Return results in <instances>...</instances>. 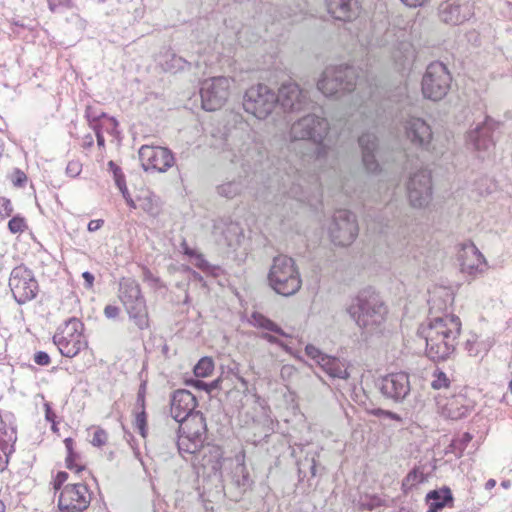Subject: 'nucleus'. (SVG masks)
<instances>
[{"mask_svg":"<svg viewBox=\"0 0 512 512\" xmlns=\"http://www.w3.org/2000/svg\"><path fill=\"white\" fill-rule=\"evenodd\" d=\"M83 323L72 317L59 327L53 336V342L64 357L73 358L87 347V341L82 333Z\"/></svg>","mask_w":512,"mask_h":512,"instance_id":"9","label":"nucleus"},{"mask_svg":"<svg viewBox=\"0 0 512 512\" xmlns=\"http://www.w3.org/2000/svg\"><path fill=\"white\" fill-rule=\"evenodd\" d=\"M91 492L84 483L65 485L58 498L59 512H85L91 502Z\"/></svg>","mask_w":512,"mask_h":512,"instance_id":"15","label":"nucleus"},{"mask_svg":"<svg viewBox=\"0 0 512 512\" xmlns=\"http://www.w3.org/2000/svg\"><path fill=\"white\" fill-rule=\"evenodd\" d=\"M320 367L331 378L347 379L349 377L346 363L339 358L327 355L321 359Z\"/></svg>","mask_w":512,"mask_h":512,"instance_id":"35","label":"nucleus"},{"mask_svg":"<svg viewBox=\"0 0 512 512\" xmlns=\"http://www.w3.org/2000/svg\"><path fill=\"white\" fill-rule=\"evenodd\" d=\"M433 188L431 175L427 170H418L407 182L409 203L414 208H425L432 200Z\"/></svg>","mask_w":512,"mask_h":512,"instance_id":"16","label":"nucleus"},{"mask_svg":"<svg viewBox=\"0 0 512 512\" xmlns=\"http://www.w3.org/2000/svg\"><path fill=\"white\" fill-rule=\"evenodd\" d=\"M77 458H78V454L77 453L67 454V457H66V467L69 470H75L76 473H80L81 471L85 470V467L82 466V465L76 464L75 461H76Z\"/></svg>","mask_w":512,"mask_h":512,"instance_id":"54","label":"nucleus"},{"mask_svg":"<svg viewBox=\"0 0 512 512\" xmlns=\"http://www.w3.org/2000/svg\"><path fill=\"white\" fill-rule=\"evenodd\" d=\"M45 418L52 423V429H55L56 414L48 403L45 404Z\"/></svg>","mask_w":512,"mask_h":512,"instance_id":"63","label":"nucleus"},{"mask_svg":"<svg viewBox=\"0 0 512 512\" xmlns=\"http://www.w3.org/2000/svg\"><path fill=\"white\" fill-rule=\"evenodd\" d=\"M328 13L338 21L351 22L360 14L358 0H325Z\"/></svg>","mask_w":512,"mask_h":512,"instance_id":"27","label":"nucleus"},{"mask_svg":"<svg viewBox=\"0 0 512 512\" xmlns=\"http://www.w3.org/2000/svg\"><path fill=\"white\" fill-rule=\"evenodd\" d=\"M85 117L88 120L90 127L92 128V125L99 124V121L102 118H107V115L97 107L87 106L85 110Z\"/></svg>","mask_w":512,"mask_h":512,"instance_id":"42","label":"nucleus"},{"mask_svg":"<svg viewBox=\"0 0 512 512\" xmlns=\"http://www.w3.org/2000/svg\"><path fill=\"white\" fill-rule=\"evenodd\" d=\"M461 271L469 276H477L487 269V262L483 254L473 242L462 245L459 253Z\"/></svg>","mask_w":512,"mask_h":512,"instance_id":"24","label":"nucleus"},{"mask_svg":"<svg viewBox=\"0 0 512 512\" xmlns=\"http://www.w3.org/2000/svg\"><path fill=\"white\" fill-rule=\"evenodd\" d=\"M392 57L399 69H410L415 61L416 51L410 42L402 41L394 49Z\"/></svg>","mask_w":512,"mask_h":512,"instance_id":"32","label":"nucleus"},{"mask_svg":"<svg viewBox=\"0 0 512 512\" xmlns=\"http://www.w3.org/2000/svg\"><path fill=\"white\" fill-rule=\"evenodd\" d=\"M329 131V123L326 118L315 114H308L295 121L290 128L289 138L291 142L311 140L317 144L314 162H321L328 155V148L322 144Z\"/></svg>","mask_w":512,"mask_h":512,"instance_id":"4","label":"nucleus"},{"mask_svg":"<svg viewBox=\"0 0 512 512\" xmlns=\"http://www.w3.org/2000/svg\"><path fill=\"white\" fill-rule=\"evenodd\" d=\"M358 142L362 151V162L366 170L370 173H377L379 171V163L375 158V151L378 147L377 137L373 133H363Z\"/></svg>","mask_w":512,"mask_h":512,"instance_id":"29","label":"nucleus"},{"mask_svg":"<svg viewBox=\"0 0 512 512\" xmlns=\"http://www.w3.org/2000/svg\"><path fill=\"white\" fill-rule=\"evenodd\" d=\"M13 213V205L7 198L0 199V215L2 217H9Z\"/></svg>","mask_w":512,"mask_h":512,"instance_id":"55","label":"nucleus"},{"mask_svg":"<svg viewBox=\"0 0 512 512\" xmlns=\"http://www.w3.org/2000/svg\"><path fill=\"white\" fill-rule=\"evenodd\" d=\"M277 95L265 84H258L246 90L243 107L257 119H266L277 105Z\"/></svg>","mask_w":512,"mask_h":512,"instance_id":"10","label":"nucleus"},{"mask_svg":"<svg viewBox=\"0 0 512 512\" xmlns=\"http://www.w3.org/2000/svg\"><path fill=\"white\" fill-rule=\"evenodd\" d=\"M139 159L146 172L165 173L175 164L173 152L162 146H141Z\"/></svg>","mask_w":512,"mask_h":512,"instance_id":"17","label":"nucleus"},{"mask_svg":"<svg viewBox=\"0 0 512 512\" xmlns=\"http://www.w3.org/2000/svg\"><path fill=\"white\" fill-rule=\"evenodd\" d=\"M452 76L447 66L435 61L430 63L423 75L421 88L423 96L432 101L443 99L449 92Z\"/></svg>","mask_w":512,"mask_h":512,"instance_id":"8","label":"nucleus"},{"mask_svg":"<svg viewBox=\"0 0 512 512\" xmlns=\"http://www.w3.org/2000/svg\"><path fill=\"white\" fill-rule=\"evenodd\" d=\"M357 77L356 69L352 66H328L322 72L317 88L326 97L338 99L354 91Z\"/></svg>","mask_w":512,"mask_h":512,"instance_id":"5","label":"nucleus"},{"mask_svg":"<svg viewBox=\"0 0 512 512\" xmlns=\"http://www.w3.org/2000/svg\"><path fill=\"white\" fill-rule=\"evenodd\" d=\"M9 287L18 304H25L33 300L39 291V285L33 272L24 265L13 268L10 273Z\"/></svg>","mask_w":512,"mask_h":512,"instance_id":"12","label":"nucleus"},{"mask_svg":"<svg viewBox=\"0 0 512 512\" xmlns=\"http://www.w3.org/2000/svg\"><path fill=\"white\" fill-rule=\"evenodd\" d=\"M107 440V432L102 428H97L93 433L91 444L95 447H102L107 443Z\"/></svg>","mask_w":512,"mask_h":512,"instance_id":"50","label":"nucleus"},{"mask_svg":"<svg viewBox=\"0 0 512 512\" xmlns=\"http://www.w3.org/2000/svg\"><path fill=\"white\" fill-rule=\"evenodd\" d=\"M118 298L135 325L144 330L149 327L148 310L140 284L131 277L119 280Z\"/></svg>","mask_w":512,"mask_h":512,"instance_id":"7","label":"nucleus"},{"mask_svg":"<svg viewBox=\"0 0 512 512\" xmlns=\"http://www.w3.org/2000/svg\"><path fill=\"white\" fill-rule=\"evenodd\" d=\"M230 83V79L223 76L204 80L200 88L202 108L206 111L220 109L229 97Z\"/></svg>","mask_w":512,"mask_h":512,"instance_id":"13","label":"nucleus"},{"mask_svg":"<svg viewBox=\"0 0 512 512\" xmlns=\"http://www.w3.org/2000/svg\"><path fill=\"white\" fill-rule=\"evenodd\" d=\"M429 304V323L421 330L426 341V355L435 362L444 361L455 351L461 321L453 314L434 315L437 310L443 309L442 306H438L437 299L432 298Z\"/></svg>","mask_w":512,"mask_h":512,"instance_id":"1","label":"nucleus"},{"mask_svg":"<svg viewBox=\"0 0 512 512\" xmlns=\"http://www.w3.org/2000/svg\"><path fill=\"white\" fill-rule=\"evenodd\" d=\"M277 95V103L284 112L298 113L310 109L312 101L309 92L295 82L283 83Z\"/></svg>","mask_w":512,"mask_h":512,"instance_id":"14","label":"nucleus"},{"mask_svg":"<svg viewBox=\"0 0 512 512\" xmlns=\"http://www.w3.org/2000/svg\"><path fill=\"white\" fill-rule=\"evenodd\" d=\"M159 65L165 72L177 73L190 69L191 63L185 58L168 50L159 56Z\"/></svg>","mask_w":512,"mask_h":512,"instance_id":"33","label":"nucleus"},{"mask_svg":"<svg viewBox=\"0 0 512 512\" xmlns=\"http://www.w3.org/2000/svg\"><path fill=\"white\" fill-rule=\"evenodd\" d=\"M465 349L470 356H478L481 352H487L488 346L483 341H478V337L473 335L465 342Z\"/></svg>","mask_w":512,"mask_h":512,"instance_id":"41","label":"nucleus"},{"mask_svg":"<svg viewBox=\"0 0 512 512\" xmlns=\"http://www.w3.org/2000/svg\"><path fill=\"white\" fill-rule=\"evenodd\" d=\"M116 11L122 15H129L128 22L137 21L144 15L142 0H118Z\"/></svg>","mask_w":512,"mask_h":512,"instance_id":"36","label":"nucleus"},{"mask_svg":"<svg viewBox=\"0 0 512 512\" xmlns=\"http://www.w3.org/2000/svg\"><path fill=\"white\" fill-rule=\"evenodd\" d=\"M82 277L84 279L85 288L91 289L94 285V280H95L94 275L89 271H85L82 273Z\"/></svg>","mask_w":512,"mask_h":512,"instance_id":"64","label":"nucleus"},{"mask_svg":"<svg viewBox=\"0 0 512 512\" xmlns=\"http://www.w3.org/2000/svg\"><path fill=\"white\" fill-rule=\"evenodd\" d=\"M139 207L152 217L160 214L161 207L159 199L154 195H147L138 199Z\"/></svg>","mask_w":512,"mask_h":512,"instance_id":"39","label":"nucleus"},{"mask_svg":"<svg viewBox=\"0 0 512 512\" xmlns=\"http://www.w3.org/2000/svg\"><path fill=\"white\" fill-rule=\"evenodd\" d=\"M119 313H120V309H119V307H117L115 305H107L104 308V315L108 319L117 318Z\"/></svg>","mask_w":512,"mask_h":512,"instance_id":"61","label":"nucleus"},{"mask_svg":"<svg viewBox=\"0 0 512 512\" xmlns=\"http://www.w3.org/2000/svg\"><path fill=\"white\" fill-rule=\"evenodd\" d=\"M474 15V3L471 0H447L439 7V16L445 23L459 25Z\"/></svg>","mask_w":512,"mask_h":512,"instance_id":"20","label":"nucleus"},{"mask_svg":"<svg viewBox=\"0 0 512 512\" xmlns=\"http://www.w3.org/2000/svg\"><path fill=\"white\" fill-rule=\"evenodd\" d=\"M17 441L16 427L11 422V415L0 413V472L8 465L9 455L14 452Z\"/></svg>","mask_w":512,"mask_h":512,"instance_id":"25","label":"nucleus"},{"mask_svg":"<svg viewBox=\"0 0 512 512\" xmlns=\"http://www.w3.org/2000/svg\"><path fill=\"white\" fill-rule=\"evenodd\" d=\"M134 425L139 433L145 437L147 433V415L145 409H140V411L136 412Z\"/></svg>","mask_w":512,"mask_h":512,"instance_id":"46","label":"nucleus"},{"mask_svg":"<svg viewBox=\"0 0 512 512\" xmlns=\"http://www.w3.org/2000/svg\"><path fill=\"white\" fill-rule=\"evenodd\" d=\"M249 187V180L246 176H238L224 181L216 187L217 194L226 199H233L242 195Z\"/></svg>","mask_w":512,"mask_h":512,"instance_id":"30","label":"nucleus"},{"mask_svg":"<svg viewBox=\"0 0 512 512\" xmlns=\"http://www.w3.org/2000/svg\"><path fill=\"white\" fill-rule=\"evenodd\" d=\"M500 13L503 17L507 18L508 20L512 21V2L505 1L500 4L499 7Z\"/></svg>","mask_w":512,"mask_h":512,"instance_id":"59","label":"nucleus"},{"mask_svg":"<svg viewBox=\"0 0 512 512\" xmlns=\"http://www.w3.org/2000/svg\"><path fill=\"white\" fill-rule=\"evenodd\" d=\"M378 387L385 398L396 403L403 402L411 391L409 376L404 372L390 373L382 377Z\"/></svg>","mask_w":512,"mask_h":512,"instance_id":"18","label":"nucleus"},{"mask_svg":"<svg viewBox=\"0 0 512 512\" xmlns=\"http://www.w3.org/2000/svg\"><path fill=\"white\" fill-rule=\"evenodd\" d=\"M320 191L319 177L316 173L308 174L296 169L290 188L286 193L301 202L311 203L309 192Z\"/></svg>","mask_w":512,"mask_h":512,"instance_id":"22","label":"nucleus"},{"mask_svg":"<svg viewBox=\"0 0 512 512\" xmlns=\"http://www.w3.org/2000/svg\"><path fill=\"white\" fill-rule=\"evenodd\" d=\"M92 129L95 131L98 146L100 148L104 147L105 146V139H104V136H103V134L101 132V125L100 124H94V125H92Z\"/></svg>","mask_w":512,"mask_h":512,"instance_id":"62","label":"nucleus"},{"mask_svg":"<svg viewBox=\"0 0 512 512\" xmlns=\"http://www.w3.org/2000/svg\"><path fill=\"white\" fill-rule=\"evenodd\" d=\"M214 370V362L210 357H202L194 367L196 377H208Z\"/></svg>","mask_w":512,"mask_h":512,"instance_id":"40","label":"nucleus"},{"mask_svg":"<svg viewBox=\"0 0 512 512\" xmlns=\"http://www.w3.org/2000/svg\"><path fill=\"white\" fill-rule=\"evenodd\" d=\"M197 454L201 455L199 463L208 476L220 473L224 461L223 450L221 447L217 445L203 444L200 451L195 455Z\"/></svg>","mask_w":512,"mask_h":512,"instance_id":"28","label":"nucleus"},{"mask_svg":"<svg viewBox=\"0 0 512 512\" xmlns=\"http://www.w3.org/2000/svg\"><path fill=\"white\" fill-rule=\"evenodd\" d=\"M123 198L125 199L127 205L131 208V209H136L137 208V205L135 203V201L132 199L129 191H128V188L126 186V183H124L123 185H120L118 186Z\"/></svg>","mask_w":512,"mask_h":512,"instance_id":"58","label":"nucleus"},{"mask_svg":"<svg viewBox=\"0 0 512 512\" xmlns=\"http://www.w3.org/2000/svg\"><path fill=\"white\" fill-rule=\"evenodd\" d=\"M347 312L360 329L376 333L384 327L388 308L378 293L365 289L351 300Z\"/></svg>","mask_w":512,"mask_h":512,"instance_id":"2","label":"nucleus"},{"mask_svg":"<svg viewBox=\"0 0 512 512\" xmlns=\"http://www.w3.org/2000/svg\"><path fill=\"white\" fill-rule=\"evenodd\" d=\"M450 385V379L448 376L440 370H435L433 373V379L431 381V386L433 389H442L448 388Z\"/></svg>","mask_w":512,"mask_h":512,"instance_id":"43","label":"nucleus"},{"mask_svg":"<svg viewBox=\"0 0 512 512\" xmlns=\"http://www.w3.org/2000/svg\"><path fill=\"white\" fill-rule=\"evenodd\" d=\"M143 280L154 289L165 288L162 280L158 276L154 275L148 268L143 269Z\"/></svg>","mask_w":512,"mask_h":512,"instance_id":"47","label":"nucleus"},{"mask_svg":"<svg viewBox=\"0 0 512 512\" xmlns=\"http://www.w3.org/2000/svg\"><path fill=\"white\" fill-rule=\"evenodd\" d=\"M499 127V122L490 116H485L482 123L469 131L468 142L479 152H488L495 146L493 134Z\"/></svg>","mask_w":512,"mask_h":512,"instance_id":"21","label":"nucleus"},{"mask_svg":"<svg viewBox=\"0 0 512 512\" xmlns=\"http://www.w3.org/2000/svg\"><path fill=\"white\" fill-rule=\"evenodd\" d=\"M68 479V473L64 471H60L57 473L56 477L54 478V489L55 490H62L63 484Z\"/></svg>","mask_w":512,"mask_h":512,"instance_id":"60","label":"nucleus"},{"mask_svg":"<svg viewBox=\"0 0 512 512\" xmlns=\"http://www.w3.org/2000/svg\"><path fill=\"white\" fill-rule=\"evenodd\" d=\"M11 182L15 187H24L27 182V176L22 170L16 168L11 174Z\"/></svg>","mask_w":512,"mask_h":512,"instance_id":"52","label":"nucleus"},{"mask_svg":"<svg viewBox=\"0 0 512 512\" xmlns=\"http://www.w3.org/2000/svg\"><path fill=\"white\" fill-rule=\"evenodd\" d=\"M182 248L183 253L192 259V263L195 267L213 277L220 275V266L210 264L202 253L190 248L185 241L182 243Z\"/></svg>","mask_w":512,"mask_h":512,"instance_id":"34","label":"nucleus"},{"mask_svg":"<svg viewBox=\"0 0 512 512\" xmlns=\"http://www.w3.org/2000/svg\"><path fill=\"white\" fill-rule=\"evenodd\" d=\"M407 140L416 148L431 151L433 132L431 126L422 118L410 117L404 124Z\"/></svg>","mask_w":512,"mask_h":512,"instance_id":"19","label":"nucleus"},{"mask_svg":"<svg viewBox=\"0 0 512 512\" xmlns=\"http://www.w3.org/2000/svg\"><path fill=\"white\" fill-rule=\"evenodd\" d=\"M8 229L12 234L22 233L27 229V223L24 217L14 216L8 222Z\"/></svg>","mask_w":512,"mask_h":512,"instance_id":"44","label":"nucleus"},{"mask_svg":"<svg viewBox=\"0 0 512 512\" xmlns=\"http://www.w3.org/2000/svg\"><path fill=\"white\" fill-rule=\"evenodd\" d=\"M305 353L308 357L315 360L319 366L321 365V359L327 357L326 354L322 353L317 347L311 344L305 347Z\"/></svg>","mask_w":512,"mask_h":512,"instance_id":"51","label":"nucleus"},{"mask_svg":"<svg viewBox=\"0 0 512 512\" xmlns=\"http://www.w3.org/2000/svg\"><path fill=\"white\" fill-rule=\"evenodd\" d=\"M437 406L443 417L451 420H459L470 413L473 409V402L460 393L451 395L450 397L438 398Z\"/></svg>","mask_w":512,"mask_h":512,"instance_id":"23","label":"nucleus"},{"mask_svg":"<svg viewBox=\"0 0 512 512\" xmlns=\"http://www.w3.org/2000/svg\"><path fill=\"white\" fill-rule=\"evenodd\" d=\"M178 423L176 446L179 454L187 459L188 456L199 452L206 440V420L200 411H196Z\"/></svg>","mask_w":512,"mask_h":512,"instance_id":"6","label":"nucleus"},{"mask_svg":"<svg viewBox=\"0 0 512 512\" xmlns=\"http://www.w3.org/2000/svg\"><path fill=\"white\" fill-rule=\"evenodd\" d=\"M472 439L473 436L469 432L461 434L452 440L447 453H453L457 458H460Z\"/></svg>","mask_w":512,"mask_h":512,"instance_id":"38","label":"nucleus"},{"mask_svg":"<svg viewBox=\"0 0 512 512\" xmlns=\"http://www.w3.org/2000/svg\"><path fill=\"white\" fill-rule=\"evenodd\" d=\"M250 323L257 328L265 329L271 332H274L280 336L287 337L288 334L284 332V330L278 326L271 319L266 317L265 315L259 312H253L251 315Z\"/></svg>","mask_w":512,"mask_h":512,"instance_id":"37","label":"nucleus"},{"mask_svg":"<svg viewBox=\"0 0 512 512\" xmlns=\"http://www.w3.org/2000/svg\"><path fill=\"white\" fill-rule=\"evenodd\" d=\"M423 480H424L423 473L413 470L410 473H408V475L405 477V479L403 481V486L411 488L417 484L422 483Z\"/></svg>","mask_w":512,"mask_h":512,"instance_id":"48","label":"nucleus"},{"mask_svg":"<svg viewBox=\"0 0 512 512\" xmlns=\"http://www.w3.org/2000/svg\"><path fill=\"white\" fill-rule=\"evenodd\" d=\"M82 171V163L78 160H71L66 167V174L71 177H77Z\"/></svg>","mask_w":512,"mask_h":512,"instance_id":"53","label":"nucleus"},{"mask_svg":"<svg viewBox=\"0 0 512 512\" xmlns=\"http://www.w3.org/2000/svg\"><path fill=\"white\" fill-rule=\"evenodd\" d=\"M358 223L355 214L346 210H337L329 225L328 232L331 241L338 246H348L358 235Z\"/></svg>","mask_w":512,"mask_h":512,"instance_id":"11","label":"nucleus"},{"mask_svg":"<svg viewBox=\"0 0 512 512\" xmlns=\"http://www.w3.org/2000/svg\"><path fill=\"white\" fill-rule=\"evenodd\" d=\"M269 286L279 295L289 297L296 294L302 286V279L295 260L287 255L273 258L268 273Z\"/></svg>","mask_w":512,"mask_h":512,"instance_id":"3","label":"nucleus"},{"mask_svg":"<svg viewBox=\"0 0 512 512\" xmlns=\"http://www.w3.org/2000/svg\"><path fill=\"white\" fill-rule=\"evenodd\" d=\"M427 512H439L446 506H452L453 496L448 487L432 490L425 497Z\"/></svg>","mask_w":512,"mask_h":512,"instance_id":"31","label":"nucleus"},{"mask_svg":"<svg viewBox=\"0 0 512 512\" xmlns=\"http://www.w3.org/2000/svg\"><path fill=\"white\" fill-rule=\"evenodd\" d=\"M145 395H146V383L143 382L139 386L138 393H137V399H136V406L139 409H145Z\"/></svg>","mask_w":512,"mask_h":512,"instance_id":"56","label":"nucleus"},{"mask_svg":"<svg viewBox=\"0 0 512 512\" xmlns=\"http://www.w3.org/2000/svg\"><path fill=\"white\" fill-rule=\"evenodd\" d=\"M108 168L109 171L113 173L114 181L117 187L126 183L125 175L123 174L121 168L114 161L111 160L108 162Z\"/></svg>","mask_w":512,"mask_h":512,"instance_id":"49","label":"nucleus"},{"mask_svg":"<svg viewBox=\"0 0 512 512\" xmlns=\"http://www.w3.org/2000/svg\"><path fill=\"white\" fill-rule=\"evenodd\" d=\"M196 406V398L190 391L179 389L172 393L170 414L176 422L183 421L190 414L195 413Z\"/></svg>","mask_w":512,"mask_h":512,"instance_id":"26","label":"nucleus"},{"mask_svg":"<svg viewBox=\"0 0 512 512\" xmlns=\"http://www.w3.org/2000/svg\"><path fill=\"white\" fill-rule=\"evenodd\" d=\"M34 362L39 366H48L51 362V359L46 352L38 351L34 355Z\"/></svg>","mask_w":512,"mask_h":512,"instance_id":"57","label":"nucleus"},{"mask_svg":"<svg viewBox=\"0 0 512 512\" xmlns=\"http://www.w3.org/2000/svg\"><path fill=\"white\" fill-rule=\"evenodd\" d=\"M48 7L53 13H61L73 7V0H47Z\"/></svg>","mask_w":512,"mask_h":512,"instance_id":"45","label":"nucleus"}]
</instances>
